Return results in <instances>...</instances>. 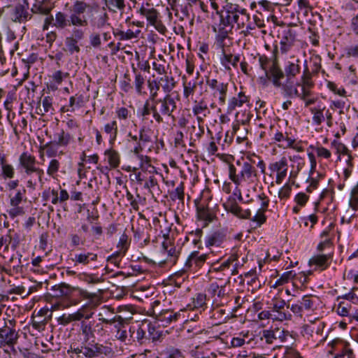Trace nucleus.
Returning <instances> with one entry per match:
<instances>
[{
	"label": "nucleus",
	"mask_w": 358,
	"mask_h": 358,
	"mask_svg": "<svg viewBox=\"0 0 358 358\" xmlns=\"http://www.w3.org/2000/svg\"><path fill=\"white\" fill-rule=\"evenodd\" d=\"M94 6L86 0H75L70 8V15L62 11L55 13L53 27L57 29H65L71 26H88L89 19Z\"/></svg>",
	"instance_id": "1"
},
{
	"label": "nucleus",
	"mask_w": 358,
	"mask_h": 358,
	"mask_svg": "<svg viewBox=\"0 0 358 358\" xmlns=\"http://www.w3.org/2000/svg\"><path fill=\"white\" fill-rule=\"evenodd\" d=\"M19 165L23 169L25 176L30 178L27 182V187L35 188L37 181L41 186L44 185V171L36 166V159L34 155L27 152H22L19 157Z\"/></svg>",
	"instance_id": "2"
},
{
	"label": "nucleus",
	"mask_w": 358,
	"mask_h": 358,
	"mask_svg": "<svg viewBox=\"0 0 358 358\" xmlns=\"http://www.w3.org/2000/svg\"><path fill=\"white\" fill-rule=\"evenodd\" d=\"M240 166L237 170L234 164L229 165V178L236 185L243 187L244 184L250 185L255 182L257 178V171L256 168L249 162L241 163L236 162Z\"/></svg>",
	"instance_id": "3"
},
{
	"label": "nucleus",
	"mask_w": 358,
	"mask_h": 358,
	"mask_svg": "<svg viewBox=\"0 0 358 358\" xmlns=\"http://www.w3.org/2000/svg\"><path fill=\"white\" fill-rule=\"evenodd\" d=\"M152 102L153 118L160 124L164 122L163 116L171 117L176 109V103L171 94H166L162 99H157Z\"/></svg>",
	"instance_id": "4"
},
{
	"label": "nucleus",
	"mask_w": 358,
	"mask_h": 358,
	"mask_svg": "<svg viewBox=\"0 0 358 358\" xmlns=\"http://www.w3.org/2000/svg\"><path fill=\"white\" fill-rule=\"evenodd\" d=\"M285 75L286 81L283 86V94L286 97H292L294 95H298V90L294 86L293 78L300 73V60L296 59L293 61H289L285 66Z\"/></svg>",
	"instance_id": "5"
},
{
	"label": "nucleus",
	"mask_w": 358,
	"mask_h": 358,
	"mask_svg": "<svg viewBox=\"0 0 358 358\" xmlns=\"http://www.w3.org/2000/svg\"><path fill=\"white\" fill-rule=\"evenodd\" d=\"M217 14L220 15V22L213 27V30L217 33L216 40L218 45L224 46V41L227 38L229 33L231 31L234 27L228 4L226 6V10L224 12L220 13L217 10Z\"/></svg>",
	"instance_id": "6"
},
{
	"label": "nucleus",
	"mask_w": 358,
	"mask_h": 358,
	"mask_svg": "<svg viewBox=\"0 0 358 358\" xmlns=\"http://www.w3.org/2000/svg\"><path fill=\"white\" fill-rule=\"evenodd\" d=\"M113 308L108 306H103L100 308L98 313V316L99 317V320L105 324H114L115 327L117 328L119 326L128 324L129 320L131 318V317H124L118 315L113 316Z\"/></svg>",
	"instance_id": "7"
},
{
	"label": "nucleus",
	"mask_w": 358,
	"mask_h": 358,
	"mask_svg": "<svg viewBox=\"0 0 358 358\" xmlns=\"http://www.w3.org/2000/svg\"><path fill=\"white\" fill-rule=\"evenodd\" d=\"M15 320H9L5 325L0 328V346L13 345L17 342L18 334L14 328Z\"/></svg>",
	"instance_id": "8"
},
{
	"label": "nucleus",
	"mask_w": 358,
	"mask_h": 358,
	"mask_svg": "<svg viewBox=\"0 0 358 358\" xmlns=\"http://www.w3.org/2000/svg\"><path fill=\"white\" fill-rule=\"evenodd\" d=\"M265 76L266 78H264L265 82L266 80H268L273 83L275 87L281 88L283 91L285 83H282L281 80L285 77V72L280 67L276 59L273 61L268 70H266ZM261 80H263V78H261Z\"/></svg>",
	"instance_id": "9"
},
{
	"label": "nucleus",
	"mask_w": 358,
	"mask_h": 358,
	"mask_svg": "<svg viewBox=\"0 0 358 358\" xmlns=\"http://www.w3.org/2000/svg\"><path fill=\"white\" fill-rule=\"evenodd\" d=\"M270 176L275 175V183L280 185L287 175L288 164L285 157L279 161L271 163L268 166Z\"/></svg>",
	"instance_id": "10"
},
{
	"label": "nucleus",
	"mask_w": 358,
	"mask_h": 358,
	"mask_svg": "<svg viewBox=\"0 0 358 358\" xmlns=\"http://www.w3.org/2000/svg\"><path fill=\"white\" fill-rule=\"evenodd\" d=\"M271 311L273 313V320L282 322L291 320L292 315L285 309L287 302L282 299H273L272 303Z\"/></svg>",
	"instance_id": "11"
},
{
	"label": "nucleus",
	"mask_w": 358,
	"mask_h": 358,
	"mask_svg": "<svg viewBox=\"0 0 358 358\" xmlns=\"http://www.w3.org/2000/svg\"><path fill=\"white\" fill-rule=\"evenodd\" d=\"M278 37L280 38V51L282 54H287L296 41V33L293 29L287 28L282 31Z\"/></svg>",
	"instance_id": "12"
},
{
	"label": "nucleus",
	"mask_w": 358,
	"mask_h": 358,
	"mask_svg": "<svg viewBox=\"0 0 358 358\" xmlns=\"http://www.w3.org/2000/svg\"><path fill=\"white\" fill-rule=\"evenodd\" d=\"M56 291L59 292L60 296H69L74 292H77L79 296L85 299H92L96 296L94 293H90L86 290L82 289L79 287H72L66 283H62L55 288Z\"/></svg>",
	"instance_id": "13"
},
{
	"label": "nucleus",
	"mask_w": 358,
	"mask_h": 358,
	"mask_svg": "<svg viewBox=\"0 0 358 358\" xmlns=\"http://www.w3.org/2000/svg\"><path fill=\"white\" fill-rule=\"evenodd\" d=\"M93 314V312L87 313L86 308L83 306L73 313L62 315L58 318V322L59 324L66 326L72 322H79L80 320H82L83 317L90 319Z\"/></svg>",
	"instance_id": "14"
},
{
	"label": "nucleus",
	"mask_w": 358,
	"mask_h": 358,
	"mask_svg": "<svg viewBox=\"0 0 358 358\" xmlns=\"http://www.w3.org/2000/svg\"><path fill=\"white\" fill-rule=\"evenodd\" d=\"M25 5L17 4L13 8L11 13V19L13 22L24 23L31 19L32 15L28 11L29 3L24 0Z\"/></svg>",
	"instance_id": "15"
},
{
	"label": "nucleus",
	"mask_w": 358,
	"mask_h": 358,
	"mask_svg": "<svg viewBox=\"0 0 358 358\" xmlns=\"http://www.w3.org/2000/svg\"><path fill=\"white\" fill-rule=\"evenodd\" d=\"M139 13L145 16L150 24L154 26L159 31H164L165 29L158 20L159 13L154 8H150L147 3V7L142 6L139 9Z\"/></svg>",
	"instance_id": "16"
},
{
	"label": "nucleus",
	"mask_w": 358,
	"mask_h": 358,
	"mask_svg": "<svg viewBox=\"0 0 358 358\" xmlns=\"http://www.w3.org/2000/svg\"><path fill=\"white\" fill-rule=\"evenodd\" d=\"M206 85L213 90L214 96H219V101L221 104H224L228 89V84L220 83L216 79H207Z\"/></svg>",
	"instance_id": "17"
},
{
	"label": "nucleus",
	"mask_w": 358,
	"mask_h": 358,
	"mask_svg": "<svg viewBox=\"0 0 358 358\" xmlns=\"http://www.w3.org/2000/svg\"><path fill=\"white\" fill-rule=\"evenodd\" d=\"M162 252L166 255V259L157 258L159 263H165L169 262L172 264L176 262L179 252L176 250L175 246L171 243V241L166 239L162 244Z\"/></svg>",
	"instance_id": "18"
},
{
	"label": "nucleus",
	"mask_w": 358,
	"mask_h": 358,
	"mask_svg": "<svg viewBox=\"0 0 358 358\" xmlns=\"http://www.w3.org/2000/svg\"><path fill=\"white\" fill-rule=\"evenodd\" d=\"M228 8H229L233 23H236L239 29L243 27L245 21L250 20V16L246 13V10L245 9L239 10L237 5L234 6L232 4H228Z\"/></svg>",
	"instance_id": "19"
},
{
	"label": "nucleus",
	"mask_w": 358,
	"mask_h": 358,
	"mask_svg": "<svg viewBox=\"0 0 358 358\" xmlns=\"http://www.w3.org/2000/svg\"><path fill=\"white\" fill-rule=\"evenodd\" d=\"M54 7L55 5L52 0H34L31 12L33 14L48 15Z\"/></svg>",
	"instance_id": "20"
},
{
	"label": "nucleus",
	"mask_w": 358,
	"mask_h": 358,
	"mask_svg": "<svg viewBox=\"0 0 358 358\" xmlns=\"http://www.w3.org/2000/svg\"><path fill=\"white\" fill-rule=\"evenodd\" d=\"M208 257V255L207 254L199 255V252H192L185 262V267L182 269L183 271H186L189 269L193 264H194L196 267H201L206 261Z\"/></svg>",
	"instance_id": "21"
},
{
	"label": "nucleus",
	"mask_w": 358,
	"mask_h": 358,
	"mask_svg": "<svg viewBox=\"0 0 358 358\" xmlns=\"http://www.w3.org/2000/svg\"><path fill=\"white\" fill-rule=\"evenodd\" d=\"M80 331L81 334L83 336V341L85 343H87L90 339L94 338V322L90 321V319H86L83 317L82 320H80Z\"/></svg>",
	"instance_id": "22"
},
{
	"label": "nucleus",
	"mask_w": 358,
	"mask_h": 358,
	"mask_svg": "<svg viewBox=\"0 0 358 358\" xmlns=\"http://www.w3.org/2000/svg\"><path fill=\"white\" fill-rule=\"evenodd\" d=\"M271 134L273 136V139L275 141L281 143L280 147L283 148H293L295 140L289 138L287 133L284 134L278 130H275L272 126L271 127Z\"/></svg>",
	"instance_id": "23"
},
{
	"label": "nucleus",
	"mask_w": 358,
	"mask_h": 358,
	"mask_svg": "<svg viewBox=\"0 0 358 358\" xmlns=\"http://www.w3.org/2000/svg\"><path fill=\"white\" fill-rule=\"evenodd\" d=\"M193 114L196 116L199 122L203 121V118L206 117L209 113L210 110L208 108V105L203 100L199 101H195L192 108Z\"/></svg>",
	"instance_id": "24"
},
{
	"label": "nucleus",
	"mask_w": 358,
	"mask_h": 358,
	"mask_svg": "<svg viewBox=\"0 0 358 358\" xmlns=\"http://www.w3.org/2000/svg\"><path fill=\"white\" fill-rule=\"evenodd\" d=\"M97 255L92 252H80L76 254L73 258L75 264H81L83 266L88 265L90 262H94L97 260Z\"/></svg>",
	"instance_id": "25"
},
{
	"label": "nucleus",
	"mask_w": 358,
	"mask_h": 358,
	"mask_svg": "<svg viewBox=\"0 0 358 358\" xmlns=\"http://www.w3.org/2000/svg\"><path fill=\"white\" fill-rule=\"evenodd\" d=\"M222 52L224 48H222ZM240 61V55H234L232 54H226L223 52L222 57L220 58L222 65L227 71H231V67L236 68L238 62Z\"/></svg>",
	"instance_id": "26"
},
{
	"label": "nucleus",
	"mask_w": 358,
	"mask_h": 358,
	"mask_svg": "<svg viewBox=\"0 0 358 358\" xmlns=\"http://www.w3.org/2000/svg\"><path fill=\"white\" fill-rule=\"evenodd\" d=\"M331 258V255H315L310 259L309 264L310 266L315 265L321 270H324L329 266V261Z\"/></svg>",
	"instance_id": "27"
},
{
	"label": "nucleus",
	"mask_w": 358,
	"mask_h": 358,
	"mask_svg": "<svg viewBox=\"0 0 358 358\" xmlns=\"http://www.w3.org/2000/svg\"><path fill=\"white\" fill-rule=\"evenodd\" d=\"M255 189V187L252 189L247 188V184H244L243 187L236 186V192L238 194V200L245 203L251 202L252 201V194Z\"/></svg>",
	"instance_id": "28"
},
{
	"label": "nucleus",
	"mask_w": 358,
	"mask_h": 358,
	"mask_svg": "<svg viewBox=\"0 0 358 358\" xmlns=\"http://www.w3.org/2000/svg\"><path fill=\"white\" fill-rule=\"evenodd\" d=\"M248 101V97L243 92H239L237 96H234L229 100L227 113H232L236 108L241 107Z\"/></svg>",
	"instance_id": "29"
},
{
	"label": "nucleus",
	"mask_w": 358,
	"mask_h": 358,
	"mask_svg": "<svg viewBox=\"0 0 358 358\" xmlns=\"http://www.w3.org/2000/svg\"><path fill=\"white\" fill-rule=\"evenodd\" d=\"M154 314L156 315L157 320L165 324H169L172 321L178 319L180 314L170 311L169 310H162L161 311L154 310Z\"/></svg>",
	"instance_id": "30"
},
{
	"label": "nucleus",
	"mask_w": 358,
	"mask_h": 358,
	"mask_svg": "<svg viewBox=\"0 0 358 358\" xmlns=\"http://www.w3.org/2000/svg\"><path fill=\"white\" fill-rule=\"evenodd\" d=\"M159 86L162 88L163 91L166 94L174 89L176 86V82L172 76H169L166 74L157 79Z\"/></svg>",
	"instance_id": "31"
},
{
	"label": "nucleus",
	"mask_w": 358,
	"mask_h": 358,
	"mask_svg": "<svg viewBox=\"0 0 358 358\" xmlns=\"http://www.w3.org/2000/svg\"><path fill=\"white\" fill-rule=\"evenodd\" d=\"M312 73L308 66L307 61L305 60L303 65V71L301 76V89H308L310 90L313 85V83L311 80L312 78Z\"/></svg>",
	"instance_id": "32"
},
{
	"label": "nucleus",
	"mask_w": 358,
	"mask_h": 358,
	"mask_svg": "<svg viewBox=\"0 0 358 358\" xmlns=\"http://www.w3.org/2000/svg\"><path fill=\"white\" fill-rule=\"evenodd\" d=\"M208 292L217 301V298L223 299L227 295L225 286H219L216 282L211 283Z\"/></svg>",
	"instance_id": "33"
},
{
	"label": "nucleus",
	"mask_w": 358,
	"mask_h": 358,
	"mask_svg": "<svg viewBox=\"0 0 358 358\" xmlns=\"http://www.w3.org/2000/svg\"><path fill=\"white\" fill-rule=\"evenodd\" d=\"M108 15L106 12H102L91 20V25L98 29H103L109 25Z\"/></svg>",
	"instance_id": "34"
},
{
	"label": "nucleus",
	"mask_w": 358,
	"mask_h": 358,
	"mask_svg": "<svg viewBox=\"0 0 358 358\" xmlns=\"http://www.w3.org/2000/svg\"><path fill=\"white\" fill-rule=\"evenodd\" d=\"M237 260V255H231L227 260L223 262L222 264H219L218 262L213 263L211 267V271H223L227 268H229L231 264Z\"/></svg>",
	"instance_id": "35"
},
{
	"label": "nucleus",
	"mask_w": 358,
	"mask_h": 358,
	"mask_svg": "<svg viewBox=\"0 0 358 358\" xmlns=\"http://www.w3.org/2000/svg\"><path fill=\"white\" fill-rule=\"evenodd\" d=\"M105 5L110 11L113 13L122 11L125 8V0H105Z\"/></svg>",
	"instance_id": "36"
},
{
	"label": "nucleus",
	"mask_w": 358,
	"mask_h": 358,
	"mask_svg": "<svg viewBox=\"0 0 358 358\" xmlns=\"http://www.w3.org/2000/svg\"><path fill=\"white\" fill-rule=\"evenodd\" d=\"M197 215L200 220H203L206 222H212L214 219V213L204 206H197Z\"/></svg>",
	"instance_id": "37"
},
{
	"label": "nucleus",
	"mask_w": 358,
	"mask_h": 358,
	"mask_svg": "<svg viewBox=\"0 0 358 358\" xmlns=\"http://www.w3.org/2000/svg\"><path fill=\"white\" fill-rule=\"evenodd\" d=\"M266 210L267 209L260 208L257 211L255 215L250 218L255 224L254 228L260 227L266 221V216L265 215Z\"/></svg>",
	"instance_id": "38"
},
{
	"label": "nucleus",
	"mask_w": 358,
	"mask_h": 358,
	"mask_svg": "<svg viewBox=\"0 0 358 358\" xmlns=\"http://www.w3.org/2000/svg\"><path fill=\"white\" fill-rule=\"evenodd\" d=\"M60 166L61 164L58 159L55 158L52 159L49 162L47 167V174L54 179L56 178L57 177V173L60 169Z\"/></svg>",
	"instance_id": "39"
},
{
	"label": "nucleus",
	"mask_w": 358,
	"mask_h": 358,
	"mask_svg": "<svg viewBox=\"0 0 358 358\" xmlns=\"http://www.w3.org/2000/svg\"><path fill=\"white\" fill-rule=\"evenodd\" d=\"M140 32V30H137L136 32H134L131 29H128L126 31L117 30V31H114L113 34L115 36L119 38V40L124 41L136 38Z\"/></svg>",
	"instance_id": "40"
},
{
	"label": "nucleus",
	"mask_w": 358,
	"mask_h": 358,
	"mask_svg": "<svg viewBox=\"0 0 358 358\" xmlns=\"http://www.w3.org/2000/svg\"><path fill=\"white\" fill-rule=\"evenodd\" d=\"M230 211L236 216L242 219H250L251 217V211L250 209L243 210L237 204L232 205Z\"/></svg>",
	"instance_id": "41"
},
{
	"label": "nucleus",
	"mask_w": 358,
	"mask_h": 358,
	"mask_svg": "<svg viewBox=\"0 0 358 358\" xmlns=\"http://www.w3.org/2000/svg\"><path fill=\"white\" fill-rule=\"evenodd\" d=\"M96 357L101 355L107 357H112L114 355V350L111 347V343L109 345H103V344L96 343Z\"/></svg>",
	"instance_id": "42"
},
{
	"label": "nucleus",
	"mask_w": 358,
	"mask_h": 358,
	"mask_svg": "<svg viewBox=\"0 0 358 358\" xmlns=\"http://www.w3.org/2000/svg\"><path fill=\"white\" fill-rule=\"evenodd\" d=\"M325 108H310V110L313 115V121L316 125H320L324 120L323 111Z\"/></svg>",
	"instance_id": "43"
},
{
	"label": "nucleus",
	"mask_w": 358,
	"mask_h": 358,
	"mask_svg": "<svg viewBox=\"0 0 358 358\" xmlns=\"http://www.w3.org/2000/svg\"><path fill=\"white\" fill-rule=\"evenodd\" d=\"M43 108L38 107L37 109L39 110L37 112L38 115H44L45 113L53 110L52 108V99L49 96H45L42 100Z\"/></svg>",
	"instance_id": "44"
},
{
	"label": "nucleus",
	"mask_w": 358,
	"mask_h": 358,
	"mask_svg": "<svg viewBox=\"0 0 358 358\" xmlns=\"http://www.w3.org/2000/svg\"><path fill=\"white\" fill-rule=\"evenodd\" d=\"M83 356L85 358H95L96 357V343L87 345V343L83 341Z\"/></svg>",
	"instance_id": "45"
},
{
	"label": "nucleus",
	"mask_w": 358,
	"mask_h": 358,
	"mask_svg": "<svg viewBox=\"0 0 358 358\" xmlns=\"http://www.w3.org/2000/svg\"><path fill=\"white\" fill-rule=\"evenodd\" d=\"M148 88L150 90V98L149 100L151 101L157 99L158 91L159 90L160 86L157 83V80H153L152 81H148Z\"/></svg>",
	"instance_id": "46"
},
{
	"label": "nucleus",
	"mask_w": 358,
	"mask_h": 358,
	"mask_svg": "<svg viewBox=\"0 0 358 358\" xmlns=\"http://www.w3.org/2000/svg\"><path fill=\"white\" fill-rule=\"evenodd\" d=\"M55 136L57 137V139L54 141L56 145L66 146L70 142V134L64 132L63 130L56 134Z\"/></svg>",
	"instance_id": "47"
},
{
	"label": "nucleus",
	"mask_w": 358,
	"mask_h": 358,
	"mask_svg": "<svg viewBox=\"0 0 358 358\" xmlns=\"http://www.w3.org/2000/svg\"><path fill=\"white\" fill-rule=\"evenodd\" d=\"M105 155L108 157L109 164L113 167H117L120 164V156L117 152L113 150L106 151Z\"/></svg>",
	"instance_id": "48"
},
{
	"label": "nucleus",
	"mask_w": 358,
	"mask_h": 358,
	"mask_svg": "<svg viewBox=\"0 0 358 358\" xmlns=\"http://www.w3.org/2000/svg\"><path fill=\"white\" fill-rule=\"evenodd\" d=\"M83 103V96H72L69 99V108L65 109V107H62V110L63 112L65 111H71L73 112L75 110V108H79L81 106Z\"/></svg>",
	"instance_id": "49"
},
{
	"label": "nucleus",
	"mask_w": 358,
	"mask_h": 358,
	"mask_svg": "<svg viewBox=\"0 0 358 358\" xmlns=\"http://www.w3.org/2000/svg\"><path fill=\"white\" fill-rule=\"evenodd\" d=\"M310 61L312 64V69L310 71V73H312L313 75L318 73V72L322 68L321 57L318 55L314 54L310 57Z\"/></svg>",
	"instance_id": "50"
},
{
	"label": "nucleus",
	"mask_w": 358,
	"mask_h": 358,
	"mask_svg": "<svg viewBox=\"0 0 358 358\" xmlns=\"http://www.w3.org/2000/svg\"><path fill=\"white\" fill-rule=\"evenodd\" d=\"M104 131L106 134H110V137L112 141L115 140L117 135V122L115 120H113L111 122L106 124L104 126Z\"/></svg>",
	"instance_id": "51"
},
{
	"label": "nucleus",
	"mask_w": 358,
	"mask_h": 358,
	"mask_svg": "<svg viewBox=\"0 0 358 358\" xmlns=\"http://www.w3.org/2000/svg\"><path fill=\"white\" fill-rule=\"evenodd\" d=\"M55 143L50 142L45 144L43 146L40 148L41 157H43V150H46V155L48 157H54L57 155V150L55 148Z\"/></svg>",
	"instance_id": "52"
},
{
	"label": "nucleus",
	"mask_w": 358,
	"mask_h": 358,
	"mask_svg": "<svg viewBox=\"0 0 358 358\" xmlns=\"http://www.w3.org/2000/svg\"><path fill=\"white\" fill-rule=\"evenodd\" d=\"M73 27L71 33V38L75 39L77 41H80L85 38V31L83 29V27H87V26H72Z\"/></svg>",
	"instance_id": "53"
},
{
	"label": "nucleus",
	"mask_w": 358,
	"mask_h": 358,
	"mask_svg": "<svg viewBox=\"0 0 358 358\" xmlns=\"http://www.w3.org/2000/svg\"><path fill=\"white\" fill-rule=\"evenodd\" d=\"M78 41L73 39L70 36L67 37L65 40V45L67 48L68 51L71 54H73L74 52H79L80 51V48L78 45Z\"/></svg>",
	"instance_id": "54"
},
{
	"label": "nucleus",
	"mask_w": 358,
	"mask_h": 358,
	"mask_svg": "<svg viewBox=\"0 0 358 358\" xmlns=\"http://www.w3.org/2000/svg\"><path fill=\"white\" fill-rule=\"evenodd\" d=\"M26 190L22 189V190H18L14 195L10 194V206H20L21 203L24 195L25 194Z\"/></svg>",
	"instance_id": "55"
},
{
	"label": "nucleus",
	"mask_w": 358,
	"mask_h": 358,
	"mask_svg": "<svg viewBox=\"0 0 358 358\" xmlns=\"http://www.w3.org/2000/svg\"><path fill=\"white\" fill-rule=\"evenodd\" d=\"M15 176V169L11 164H6L1 167V177L4 179H12Z\"/></svg>",
	"instance_id": "56"
},
{
	"label": "nucleus",
	"mask_w": 358,
	"mask_h": 358,
	"mask_svg": "<svg viewBox=\"0 0 358 358\" xmlns=\"http://www.w3.org/2000/svg\"><path fill=\"white\" fill-rule=\"evenodd\" d=\"M128 246H129L128 236L125 234H123L120 236L119 242L117 245V247L118 248L117 253L124 255L128 250Z\"/></svg>",
	"instance_id": "57"
},
{
	"label": "nucleus",
	"mask_w": 358,
	"mask_h": 358,
	"mask_svg": "<svg viewBox=\"0 0 358 358\" xmlns=\"http://www.w3.org/2000/svg\"><path fill=\"white\" fill-rule=\"evenodd\" d=\"M151 131L149 129L145 128V127H143L139 130V137H138V141H140L141 143H143L144 145L145 144L151 142Z\"/></svg>",
	"instance_id": "58"
},
{
	"label": "nucleus",
	"mask_w": 358,
	"mask_h": 358,
	"mask_svg": "<svg viewBox=\"0 0 358 358\" xmlns=\"http://www.w3.org/2000/svg\"><path fill=\"white\" fill-rule=\"evenodd\" d=\"M170 196L172 200L178 199L183 202L185 196L183 182H180V184L175 189V190L170 194Z\"/></svg>",
	"instance_id": "59"
},
{
	"label": "nucleus",
	"mask_w": 358,
	"mask_h": 358,
	"mask_svg": "<svg viewBox=\"0 0 358 358\" xmlns=\"http://www.w3.org/2000/svg\"><path fill=\"white\" fill-rule=\"evenodd\" d=\"M144 84L145 78L143 77V76L141 73H136V76H135L134 85L137 94H143Z\"/></svg>",
	"instance_id": "60"
},
{
	"label": "nucleus",
	"mask_w": 358,
	"mask_h": 358,
	"mask_svg": "<svg viewBox=\"0 0 358 358\" xmlns=\"http://www.w3.org/2000/svg\"><path fill=\"white\" fill-rule=\"evenodd\" d=\"M301 90L302 92L300 95V98L301 100L304 101L306 107H308L315 103L317 100L316 98H309L311 94V92L310 90L301 89Z\"/></svg>",
	"instance_id": "61"
},
{
	"label": "nucleus",
	"mask_w": 358,
	"mask_h": 358,
	"mask_svg": "<svg viewBox=\"0 0 358 358\" xmlns=\"http://www.w3.org/2000/svg\"><path fill=\"white\" fill-rule=\"evenodd\" d=\"M202 234L203 231L201 229H196L194 231L190 232L189 234V236L187 238L189 239L192 238L193 244L197 246L199 248H201L200 243Z\"/></svg>",
	"instance_id": "62"
},
{
	"label": "nucleus",
	"mask_w": 358,
	"mask_h": 358,
	"mask_svg": "<svg viewBox=\"0 0 358 358\" xmlns=\"http://www.w3.org/2000/svg\"><path fill=\"white\" fill-rule=\"evenodd\" d=\"M206 296L204 294H197L193 298V308H202L206 305Z\"/></svg>",
	"instance_id": "63"
},
{
	"label": "nucleus",
	"mask_w": 358,
	"mask_h": 358,
	"mask_svg": "<svg viewBox=\"0 0 358 358\" xmlns=\"http://www.w3.org/2000/svg\"><path fill=\"white\" fill-rule=\"evenodd\" d=\"M351 304L350 303L341 301L338 305L336 312L341 316H348Z\"/></svg>",
	"instance_id": "64"
}]
</instances>
